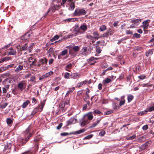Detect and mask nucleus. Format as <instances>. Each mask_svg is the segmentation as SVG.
I'll return each instance as SVG.
<instances>
[{"label":"nucleus","instance_id":"7c9ffc66","mask_svg":"<svg viewBox=\"0 0 154 154\" xmlns=\"http://www.w3.org/2000/svg\"><path fill=\"white\" fill-rule=\"evenodd\" d=\"M95 46L97 52L98 54H100L101 53V50L100 48L99 47V45H96Z\"/></svg>","mask_w":154,"mask_h":154},{"label":"nucleus","instance_id":"6e6552de","mask_svg":"<svg viewBox=\"0 0 154 154\" xmlns=\"http://www.w3.org/2000/svg\"><path fill=\"white\" fill-rule=\"evenodd\" d=\"M74 118H70L66 122V126H67L69 125H71L73 124H75V122H74Z\"/></svg>","mask_w":154,"mask_h":154},{"label":"nucleus","instance_id":"c03bdc74","mask_svg":"<svg viewBox=\"0 0 154 154\" xmlns=\"http://www.w3.org/2000/svg\"><path fill=\"white\" fill-rule=\"evenodd\" d=\"M107 32L108 33L109 35H112L113 34L112 32V29L111 28L109 29H108V31Z\"/></svg>","mask_w":154,"mask_h":154},{"label":"nucleus","instance_id":"1a4fd4ad","mask_svg":"<svg viewBox=\"0 0 154 154\" xmlns=\"http://www.w3.org/2000/svg\"><path fill=\"white\" fill-rule=\"evenodd\" d=\"M84 117L86 119L88 120L89 121V122L93 118V116L91 114H86L85 115Z\"/></svg>","mask_w":154,"mask_h":154},{"label":"nucleus","instance_id":"f704fd0d","mask_svg":"<svg viewBox=\"0 0 154 154\" xmlns=\"http://www.w3.org/2000/svg\"><path fill=\"white\" fill-rule=\"evenodd\" d=\"M106 29V27L105 25L101 26L100 28V30L101 31H103Z\"/></svg>","mask_w":154,"mask_h":154},{"label":"nucleus","instance_id":"423d86ee","mask_svg":"<svg viewBox=\"0 0 154 154\" xmlns=\"http://www.w3.org/2000/svg\"><path fill=\"white\" fill-rule=\"evenodd\" d=\"M150 144V142L149 141H147L146 143H145L144 144L142 145L140 147V149L143 150L145 149Z\"/></svg>","mask_w":154,"mask_h":154},{"label":"nucleus","instance_id":"4c0bfd02","mask_svg":"<svg viewBox=\"0 0 154 154\" xmlns=\"http://www.w3.org/2000/svg\"><path fill=\"white\" fill-rule=\"evenodd\" d=\"M134 96L132 95H128V102H130L133 99Z\"/></svg>","mask_w":154,"mask_h":154},{"label":"nucleus","instance_id":"0e129e2a","mask_svg":"<svg viewBox=\"0 0 154 154\" xmlns=\"http://www.w3.org/2000/svg\"><path fill=\"white\" fill-rule=\"evenodd\" d=\"M148 128V126L147 125H145L142 127V129L144 130H146Z\"/></svg>","mask_w":154,"mask_h":154},{"label":"nucleus","instance_id":"774afa93","mask_svg":"<svg viewBox=\"0 0 154 154\" xmlns=\"http://www.w3.org/2000/svg\"><path fill=\"white\" fill-rule=\"evenodd\" d=\"M86 37L88 39H92L94 37L92 35H87L86 36Z\"/></svg>","mask_w":154,"mask_h":154},{"label":"nucleus","instance_id":"4d7b16f0","mask_svg":"<svg viewBox=\"0 0 154 154\" xmlns=\"http://www.w3.org/2000/svg\"><path fill=\"white\" fill-rule=\"evenodd\" d=\"M146 77L145 75H141L138 77V78L140 80H143L145 79Z\"/></svg>","mask_w":154,"mask_h":154},{"label":"nucleus","instance_id":"603ef678","mask_svg":"<svg viewBox=\"0 0 154 154\" xmlns=\"http://www.w3.org/2000/svg\"><path fill=\"white\" fill-rule=\"evenodd\" d=\"M93 136V134L89 135L87 136L86 137L84 138V139H90Z\"/></svg>","mask_w":154,"mask_h":154},{"label":"nucleus","instance_id":"4468645a","mask_svg":"<svg viewBox=\"0 0 154 154\" xmlns=\"http://www.w3.org/2000/svg\"><path fill=\"white\" fill-rule=\"evenodd\" d=\"M10 51L8 52V55H15L16 53V51L15 50H14L13 48H10Z\"/></svg>","mask_w":154,"mask_h":154},{"label":"nucleus","instance_id":"393cba45","mask_svg":"<svg viewBox=\"0 0 154 154\" xmlns=\"http://www.w3.org/2000/svg\"><path fill=\"white\" fill-rule=\"evenodd\" d=\"M29 103L30 102L29 100H26L23 104L22 105V108H25Z\"/></svg>","mask_w":154,"mask_h":154},{"label":"nucleus","instance_id":"f03ea898","mask_svg":"<svg viewBox=\"0 0 154 154\" xmlns=\"http://www.w3.org/2000/svg\"><path fill=\"white\" fill-rule=\"evenodd\" d=\"M60 7V6L59 5H52L50 8L48 9L47 13L44 15V17H45L47 16V14L51 11H52V12H53L55 11L56 10H58L59 9Z\"/></svg>","mask_w":154,"mask_h":154},{"label":"nucleus","instance_id":"58836bf2","mask_svg":"<svg viewBox=\"0 0 154 154\" xmlns=\"http://www.w3.org/2000/svg\"><path fill=\"white\" fill-rule=\"evenodd\" d=\"M68 53V49H66L65 50H64L62 51L61 52V55L62 56H64L67 54Z\"/></svg>","mask_w":154,"mask_h":154},{"label":"nucleus","instance_id":"f3484780","mask_svg":"<svg viewBox=\"0 0 154 154\" xmlns=\"http://www.w3.org/2000/svg\"><path fill=\"white\" fill-rule=\"evenodd\" d=\"M112 80L110 79L107 78L103 81V83L104 85L107 84L110 82Z\"/></svg>","mask_w":154,"mask_h":154},{"label":"nucleus","instance_id":"a878e982","mask_svg":"<svg viewBox=\"0 0 154 154\" xmlns=\"http://www.w3.org/2000/svg\"><path fill=\"white\" fill-rule=\"evenodd\" d=\"M72 66V64L71 63H69L65 67V70L66 71L69 72V69L71 68Z\"/></svg>","mask_w":154,"mask_h":154},{"label":"nucleus","instance_id":"2f4dec72","mask_svg":"<svg viewBox=\"0 0 154 154\" xmlns=\"http://www.w3.org/2000/svg\"><path fill=\"white\" fill-rule=\"evenodd\" d=\"M80 49L79 46H74L72 48V49L74 52H77Z\"/></svg>","mask_w":154,"mask_h":154},{"label":"nucleus","instance_id":"9b49d317","mask_svg":"<svg viewBox=\"0 0 154 154\" xmlns=\"http://www.w3.org/2000/svg\"><path fill=\"white\" fill-rule=\"evenodd\" d=\"M83 50V53L82 54L85 55L86 56L88 55L90 52L89 51H88L87 48L86 47H84L82 49Z\"/></svg>","mask_w":154,"mask_h":154},{"label":"nucleus","instance_id":"4be33fe9","mask_svg":"<svg viewBox=\"0 0 154 154\" xmlns=\"http://www.w3.org/2000/svg\"><path fill=\"white\" fill-rule=\"evenodd\" d=\"M23 69V66L22 65H19L16 69L15 70V71L16 72H18Z\"/></svg>","mask_w":154,"mask_h":154},{"label":"nucleus","instance_id":"2eb2a0df","mask_svg":"<svg viewBox=\"0 0 154 154\" xmlns=\"http://www.w3.org/2000/svg\"><path fill=\"white\" fill-rule=\"evenodd\" d=\"M85 131V129H82L77 131L75 132H73L69 133L70 134H80L83 133Z\"/></svg>","mask_w":154,"mask_h":154},{"label":"nucleus","instance_id":"bb28decb","mask_svg":"<svg viewBox=\"0 0 154 154\" xmlns=\"http://www.w3.org/2000/svg\"><path fill=\"white\" fill-rule=\"evenodd\" d=\"M153 53V52L151 50H149L147 51L146 54V55L147 57H148L151 55Z\"/></svg>","mask_w":154,"mask_h":154},{"label":"nucleus","instance_id":"de8ad7c7","mask_svg":"<svg viewBox=\"0 0 154 154\" xmlns=\"http://www.w3.org/2000/svg\"><path fill=\"white\" fill-rule=\"evenodd\" d=\"M142 86L143 87H148L152 86V84L148 85V84H147V83L143 84H142Z\"/></svg>","mask_w":154,"mask_h":154},{"label":"nucleus","instance_id":"5fc2aeb1","mask_svg":"<svg viewBox=\"0 0 154 154\" xmlns=\"http://www.w3.org/2000/svg\"><path fill=\"white\" fill-rule=\"evenodd\" d=\"M74 51L73 49H69V53L70 55H73L74 54Z\"/></svg>","mask_w":154,"mask_h":154},{"label":"nucleus","instance_id":"20e7f679","mask_svg":"<svg viewBox=\"0 0 154 154\" xmlns=\"http://www.w3.org/2000/svg\"><path fill=\"white\" fill-rule=\"evenodd\" d=\"M150 20H147L144 21L142 23L143 24V27L144 29H147L149 26V23L150 22Z\"/></svg>","mask_w":154,"mask_h":154},{"label":"nucleus","instance_id":"864d4df0","mask_svg":"<svg viewBox=\"0 0 154 154\" xmlns=\"http://www.w3.org/2000/svg\"><path fill=\"white\" fill-rule=\"evenodd\" d=\"M133 36L134 37L137 38H139L140 37V35L138 33H135L134 34Z\"/></svg>","mask_w":154,"mask_h":154},{"label":"nucleus","instance_id":"6e6d98bb","mask_svg":"<svg viewBox=\"0 0 154 154\" xmlns=\"http://www.w3.org/2000/svg\"><path fill=\"white\" fill-rule=\"evenodd\" d=\"M33 45V44H32L30 45L28 48V49L29 50V52H31V50L32 48Z\"/></svg>","mask_w":154,"mask_h":154},{"label":"nucleus","instance_id":"a211bd4d","mask_svg":"<svg viewBox=\"0 0 154 154\" xmlns=\"http://www.w3.org/2000/svg\"><path fill=\"white\" fill-rule=\"evenodd\" d=\"M27 44V43H25L21 48L20 47V48L21 51H25L27 49L28 47Z\"/></svg>","mask_w":154,"mask_h":154},{"label":"nucleus","instance_id":"a18cd8bd","mask_svg":"<svg viewBox=\"0 0 154 154\" xmlns=\"http://www.w3.org/2000/svg\"><path fill=\"white\" fill-rule=\"evenodd\" d=\"M100 43L103 44V45H104L103 43L105 44L103 41H98L97 42L96 44H94V46H96V45H99L98 44Z\"/></svg>","mask_w":154,"mask_h":154},{"label":"nucleus","instance_id":"69168bd1","mask_svg":"<svg viewBox=\"0 0 154 154\" xmlns=\"http://www.w3.org/2000/svg\"><path fill=\"white\" fill-rule=\"evenodd\" d=\"M109 36V35H108V33L107 32H106V33H104L103 35V37H108V36Z\"/></svg>","mask_w":154,"mask_h":154},{"label":"nucleus","instance_id":"39448f33","mask_svg":"<svg viewBox=\"0 0 154 154\" xmlns=\"http://www.w3.org/2000/svg\"><path fill=\"white\" fill-rule=\"evenodd\" d=\"M40 106L38 105L37 107L35 108L32 112L31 116H33L38 112H39L40 110H39Z\"/></svg>","mask_w":154,"mask_h":154},{"label":"nucleus","instance_id":"6ab92c4d","mask_svg":"<svg viewBox=\"0 0 154 154\" xmlns=\"http://www.w3.org/2000/svg\"><path fill=\"white\" fill-rule=\"evenodd\" d=\"M87 26L86 24H83L81 25L79 29L83 30L84 31H85L87 29Z\"/></svg>","mask_w":154,"mask_h":154},{"label":"nucleus","instance_id":"412c9836","mask_svg":"<svg viewBox=\"0 0 154 154\" xmlns=\"http://www.w3.org/2000/svg\"><path fill=\"white\" fill-rule=\"evenodd\" d=\"M45 101L46 100H44V101L43 102H41V105L40 106V107L39 109H40V110L39 111L40 112H41L42 111L43 109V108L44 107V105L45 104Z\"/></svg>","mask_w":154,"mask_h":154},{"label":"nucleus","instance_id":"473e14b6","mask_svg":"<svg viewBox=\"0 0 154 154\" xmlns=\"http://www.w3.org/2000/svg\"><path fill=\"white\" fill-rule=\"evenodd\" d=\"M59 38V36L58 35H56L54 36V37L50 39V41L51 42H53L55 40L58 39Z\"/></svg>","mask_w":154,"mask_h":154},{"label":"nucleus","instance_id":"bf43d9fd","mask_svg":"<svg viewBox=\"0 0 154 154\" xmlns=\"http://www.w3.org/2000/svg\"><path fill=\"white\" fill-rule=\"evenodd\" d=\"M83 82H79V83H78L77 84V86L79 88V87H81V86H82V85H83Z\"/></svg>","mask_w":154,"mask_h":154},{"label":"nucleus","instance_id":"ea45409f","mask_svg":"<svg viewBox=\"0 0 154 154\" xmlns=\"http://www.w3.org/2000/svg\"><path fill=\"white\" fill-rule=\"evenodd\" d=\"M39 61L42 64L46 63L47 62V60L45 58L41 59Z\"/></svg>","mask_w":154,"mask_h":154},{"label":"nucleus","instance_id":"13d9d810","mask_svg":"<svg viewBox=\"0 0 154 154\" xmlns=\"http://www.w3.org/2000/svg\"><path fill=\"white\" fill-rule=\"evenodd\" d=\"M126 34L127 35H132L133 34V32L132 31H131L129 30H126Z\"/></svg>","mask_w":154,"mask_h":154},{"label":"nucleus","instance_id":"0eeeda50","mask_svg":"<svg viewBox=\"0 0 154 154\" xmlns=\"http://www.w3.org/2000/svg\"><path fill=\"white\" fill-rule=\"evenodd\" d=\"M17 87L20 90L22 91L25 88V87L24 85L23 81L19 82L17 85Z\"/></svg>","mask_w":154,"mask_h":154},{"label":"nucleus","instance_id":"79ce46f5","mask_svg":"<svg viewBox=\"0 0 154 154\" xmlns=\"http://www.w3.org/2000/svg\"><path fill=\"white\" fill-rule=\"evenodd\" d=\"M71 74L68 72H66L64 75V77L65 79H69V77L70 76L71 78Z\"/></svg>","mask_w":154,"mask_h":154},{"label":"nucleus","instance_id":"9d476101","mask_svg":"<svg viewBox=\"0 0 154 154\" xmlns=\"http://www.w3.org/2000/svg\"><path fill=\"white\" fill-rule=\"evenodd\" d=\"M80 76V74L78 73H75L71 74V78L73 79H78Z\"/></svg>","mask_w":154,"mask_h":154},{"label":"nucleus","instance_id":"e2e57ef3","mask_svg":"<svg viewBox=\"0 0 154 154\" xmlns=\"http://www.w3.org/2000/svg\"><path fill=\"white\" fill-rule=\"evenodd\" d=\"M63 124L62 123H60L59 125L57 127V130L60 129L62 126Z\"/></svg>","mask_w":154,"mask_h":154},{"label":"nucleus","instance_id":"37998d69","mask_svg":"<svg viewBox=\"0 0 154 154\" xmlns=\"http://www.w3.org/2000/svg\"><path fill=\"white\" fill-rule=\"evenodd\" d=\"M136 138V136L135 134L131 136H130L129 137L127 138V139L128 140H132Z\"/></svg>","mask_w":154,"mask_h":154},{"label":"nucleus","instance_id":"c9c22d12","mask_svg":"<svg viewBox=\"0 0 154 154\" xmlns=\"http://www.w3.org/2000/svg\"><path fill=\"white\" fill-rule=\"evenodd\" d=\"M53 74L52 71H50L48 73H45V75L46 78L48 77L51 75H52Z\"/></svg>","mask_w":154,"mask_h":154},{"label":"nucleus","instance_id":"ddd939ff","mask_svg":"<svg viewBox=\"0 0 154 154\" xmlns=\"http://www.w3.org/2000/svg\"><path fill=\"white\" fill-rule=\"evenodd\" d=\"M89 122V121L88 120L86 119L84 117L82 122L81 123V125L82 126H85L88 124Z\"/></svg>","mask_w":154,"mask_h":154},{"label":"nucleus","instance_id":"aec40b11","mask_svg":"<svg viewBox=\"0 0 154 154\" xmlns=\"http://www.w3.org/2000/svg\"><path fill=\"white\" fill-rule=\"evenodd\" d=\"M93 35L94 36V39L96 40H98L99 37H98L99 34L97 32H93Z\"/></svg>","mask_w":154,"mask_h":154},{"label":"nucleus","instance_id":"c756f323","mask_svg":"<svg viewBox=\"0 0 154 154\" xmlns=\"http://www.w3.org/2000/svg\"><path fill=\"white\" fill-rule=\"evenodd\" d=\"M32 135V134L31 133H30L29 134V135L27 137L25 140V142H23L22 143V145L23 146V145H24L29 140V138L31 137V136Z\"/></svg>","mask_w":154,"mask_h":154},{"label":"nucleus","instance_id":"3c124183","mask_svg":"<svg viewBox=\"0 0 154 154\" xmlns=\"http://www.w3.org/2000/svg\"><path fill=\"white\" fill-rule=\"evenodd\" d=\"M80 29H77L76 28H75L73 30V31L74 32H77L78 34H79V33H80L81 34L83 33V32L82 33L79 30Z\"/></svg>","mask_w":154,"mask_h":154},{"label":"nucleus","instance_id":"b1692460","mask_svg":"<svg viewBox=\"0 0 154 154\" xmlns=\"http://www.w3.org/2000/svg\"><path fill=\"white\" fill-rule=\"evenodd\" d=\"M13 120L10 118H7L6 120V122L7 124L9 125H11L13 123Z\"/></svg>","mask_w":154,"mask_h":154},{"label":"nucleus","instance_id":"680f3d73","mask_svg":"<svg viewBox=\"0 0 154 154\" xmlns=\"http://www.w3.org/2000/svg\"><path fill=\"white\" fill-rule=\"evenodd\" d=\"M68 134L70 135L69 134V133H66V132L63 133H61L60 134L62 136H67V135H68Z\"/></svg>","mask_w":154,"mask_h":154},{"label":"nucleus","instance_id":"a19ab883","mask_svg":"<svg viewBox=\"0 0 154 154\" xmlns=\"http://www.w3.org/2000/svg\"><path fill=\"white\" fill-rule=\"evenodd\" d=\"M147 112V111L146 110L143 111H142L140 112H138L137 114L140 116H142L143 115L146 114Z\"/></svg>","mask_w":154,"mask_h":154},{"label":"nucleus","instance_id":"c85d7f7f","mask_svg":"<svg viewBox=\"0 0 154 154\" xmlns=\"http://www.w3.org/2000/svg\"><path fill=\"white\" fill-rule=\"evenodd\" d=\"M75 7V3L73 2L71 3L70 5V10H73Z\"/></svg>","mask_w":154,"mask_h":154},{"label":"nucleus","instance_id":"f8f14e48","mask_svg":"<svg viewBox=\"0 0 154 154\" xmlns=\"http://www.w3.org/2000/svg\"><path fill=\"white\" fill-rule=\"evenodd\" d=\"M30 37V34L27 32L24 34L23 35L21 36V39L22 40H26L29 38Z\"/></svg>","mask_w":154,"mask_h":154},{"label":"nucleus","instance_id":"cd10ccee","mask_svg":"<svg viewBox=\"0 0 154 154\" xmlns=\"http://www.w3.org/2000/svg\"><path fill=\"white\" fill-rule=\"evenodd\" d=\"M77 20V19L75 18H69V19H66L65 20V21H67V22H71V21H72V22L75 21L76 20Z\"/></svg>","mask_w":154,"mask_h":154},{"label":"nucleus","instance_id":"7ed1b4c3","mask_svg":"<svg viewBox=\"0 0 154 154\" xmlns=\"http://www.w3.org/2000/svg\"><path fill=\"white\" fill-rule=\"evenodd\" d=\"M141 19L139 18L136 19H133L131 20V23L134 24L136 26L138 25L139 23L141 22Z\"/></svg>","mask_w":154,"mask_h":154},{"label":"nucleus","instance_id":"5701e85b","mask_svg":"<svg viewBox=\"0 0 154 154\" xmlns=\"http://www.w3.org/2000/svg\"><path fill=\"white\" fill-rule=\"evenodd\" d=\"M75 87H72L71 88H69V90L67 91L66 96H68L69 94L75 90Z\"/></svg>","mask_w":154,"mask_h":154},{"label":"nucleus","instance_id":"49530a36","mask_svg":"<svg viewBox=\"0 0 154 154\" xmlns=\"http://www.w3.org/2000/svg\"><path fill=\"white\" fill-rule=\"evenodd\" d=\"M65 103H64L63 102L60 103L59 105V107L63 109L65 107Z\"/></svg>","mask_w":154,"mask_h":154},{"label":"nucleus","instance_id":"052dcab7","mask_svg":"<svg viewBox=\"0 0 154 154\" xmlns=\"http://www.w3.org/2000/svg\"><path fill=\"white\" fill-rule=\"evenodd\" d=\"M74 37V35L73 33L69 34L68 35V36H67V38H72Z\"/></svg>","mask_w":154,"mask_h":154},{"label":"nucleus","instance_id":"8fccbe9b","mask_svg":"<svg viewBox=\"0 0 154 154\" xmlns=\"http://www.w3.org/2000/svg\"><path fill=\"white\" fill-rule=\"evenodd\" d=\"M125 103V100H121L119 102V106H121L123 105Z\"/></svg>","mask_w":154,"mask_h":154},{"label":"nucleus","instance_id":"f257e3e1","mask_svg":"<svg viewBox=\"0 0 154 154\" xmlns=\"http://www.w3.org/2000/svg\"><path fill=\"white\" fill-rule=\"evenodd\" d=\"M86 14V12L84 8H78L75 9L73 15L75 16H80L84 15Z\"/></svg>","mask_w":154,"mask_h":154},{"label":"nucleus","instance_id":"72a5a7b5","mask_svg":"<svg viewBox=\"0 0 154 154\" xmlns=\"http://www.w3.org/2000/svg\"><path fill=\"white\" fill-rule=\"evenodd\" d=\"M146 110L147 111V112H151L154 111V106H152L146 109Z\"/></svg>","mask_w":154,"mask_h":154},{"label":"nucleus","instance_id":"338daca9","mask_svg":"<svg viewBox=\"0 0 154 154\" xmlns=\"http://www.w3.org/2000/svg\"><path fill=\"white\" fill-rule=\"evenodd\" d=\"M35 76H33L30 78V81L32 82H34L35 80Z\"/></svg>","mask_w":154,"mask_h":154},{"label":"nucleus","instance_id":"e433bc0d","mask_svg":"<svg viewBox=\"0 0 154 154\" xmlns=\"http://www.w3.org/2000/svg\"><path fill=\"white\" fill-rule=\"evenodd\" d=\"M8 103H7L2 104H0V108L1 109H3L6 107L8 105Z\"/></svg>","mask_w":154,"mask_h":154},{"label":"nucleus","instance_id":"dca6fc26","mask_svg":"<svg viewBox=\"0 0 154 154\" xmlns=\"http://www.w3.org/2000/svg\"><path fill=\"white\" fill-rule=\"evenodd\" d=\"M100 120H97L96 122H93L92 124L89 127V128H91L96 127L97 125L100 122Z\"/></svg>","mask_w":154,"mask_h":154},{"label":"nucleus","instance_id":"09e8293b","mask_svg":"<svg viewBox=\"0 0 154 154\" xmlns=\"http://www.w3.org/2000/svg\"><path fill=\"white\" fill-rule=\"evenodd\" d=\"M105 134V132L104 131H102L100 132L99 135L100 136H102Z\"/></svg>","mask_w":154,"mask_h":154}]
</instances>
